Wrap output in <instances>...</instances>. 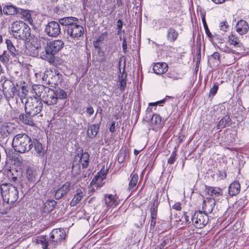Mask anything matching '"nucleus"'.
Returning a JSON list of instances; mask_svg holds the SVG:
<instances>
[{
	"instance_id": "9d476101",
	"label": "nucleus",
	"mask_w": 249,
	"mask_h": 249,
	"mask_svg": "<svg viewBox=\"0 0 249 249\" xmlns=\"http://www.w3.org/2000/svg\"><path fill=\"white\" fill-rule=\"evenodd\" d=\"M46 47V52L47 54L53 55L59 51H60L64 46V42L61 40H55L47 42Z\"/></svg>"
},
{
	"instance_id": "9b49d317",
	"label": "nucleus",
	"mask_w": 249,
	"mask_h": 249,
	"mask_svg": "<svg viewBox=\"0 0 249 249\" xmlns=\"http://www.w3.org/2000/svg\"><path fill=\"white\" fill-rule=\"evenodd\" d=\"M60 23L55 21H52L46 25L44 29L45 33L49 36L55 37L60 33L61 29Z\"/></svg>"
},
{
	"instance_id": "39448f33",
	"label": "nucleus",
	"mask_w": 249,
	"mask_h": 249,
	"mask_svg": "<svg viewBox=\"0 0 249 249\" xmlns=\"http://www.w3.org/2000/svg\"><path fill=\"white\" fill-rule=\"evenodd\" d=\"M42 108V101L36 97L30 98L25 103V112L31 116H36L38 114Z\"/></svg>"
},
{
	"instance_id": "b1692460",
	"label": "nucleus",
	"mask_w": 249,
	"mask_h": 249,
	"mask_svg": "<svg viewBox=\"0 0 249 249\" xmlns=\"http://www.w3.org/2000/svg\"><path fill=\"white\" fill-rule=\"evenodd\" d=\"M161 118L158 114H153L150 119L151 127L153 130L160 127Z\"/></svg>"
},
{
	"instance_id": "cd10ccee",
	"label": "nucleus",
	"mask_w": 249,
	"mask_h": 249,
	"mask_svg": "<svg viewBox=\"0 0 249 249\" xmlns=\"http://www.w3.org/2000/svg\"><path fill=\"white\" fill-rule=\"evenodd\" d=\"M27 91L23 87L19 88L18 90H16V94L17 95L18 97L16 98L17 100L19 99L20 100L22 103H26L27 102L26 99V92Z\"/></svg>"
},
{
	"instance_id": "09e8293b",
	"label": "nucleus",
	"mask_w": 249,
	"mask_h": 249,
	"mask_svg": "<svg viewBox=\"0 0 249 249\" xmlns=\"http://www.w3.org/2000/svg\"><path fill=\"white\" fill-rule=\"evenodd\" d=\"M218 88V84L217 83H214L213 87L210 89L209 96H214L217 93Z\"/></svg>"
},
{
	"instance_id": "ddd939ff",
	"label": "nucleus",
	"mask_w": 249,
	"mask_h": 249,
	"mask_svg": "<svg viewBox=\"0 0 249 249\" xmlns=\"http://www.w3.org/2000/svg\"><path fill=\"white\" fill-rule=\"evenodd\" d=\"M65 33L71 39L77 40L83 36L84 28L78 23L72 28H71L70 29H69Z\"/></svg>"
},
{
	"instance_id": "1a4fd4ad",
	"label": "nucleus",
	"mask_w": 249,
	"mask_h": 249,
	"mask_svg": "<svg viewBox=\"0 0 249 249\" xmlns=\"http://www.w3.org/2000/svg\"><path fill=\"white\" fill-rule=\"evenodd\" d=\"M66 236L64 229H56L53 230L50 233V246H52L53 247L61 243L63 240L65 239Z\"/></svg>"
},
{
	"instance_id": "bf43d9fd",
	"label": "nucleus",
	"mask_w": 249,
	"mask_h": 249,
	"mask_svg": "<svg viewBox=\"0 0 249 249\" xmlns=\"http://www.w3.org/2000/svg\"><path fill=\"white\" fill-rule=\"evenodd\" d=\"M126 86V81L124 79H122L120 81V90L124 91Z\"/></svg>"
},
{
	"instance_id": "f8f14e48",
	"label": "nucleus",
	"mask_w": 249,
	"mask_h": 249,
	"mask_svg": "<svg viewBox=\"0 0 249 249\" xmlns=\"http://www.w3.org/2000/svg\"><path fill=\"white\" fill-rule=\"evenodd\" d=\"M107 172L108 170L105 169L104 167H103L100 171L94 177L90 185L96 188L102 187L105 183L103 180L106 178Z\"/></svg>"
},
{
	"instance_id": "603ef678",
	"label": "nucleus",
	"mask_w": 249,
	"mask_h": 249,
	"mask_svg": "<svg viewBox=\"0 0 249 249\" xmlns=\"http://www.w3.org/2000/svg\"><path fill=\"white\" fill-rule=\"evenodd\" d=\"M50 70H47L44 72L42 77V80L44 81V83L46 84H48L49 75H50Z\"/></svg>"
},
{
	"instance_id": "864d4df0",
	"label": "nucleus",
	"mask_w": 249,
	"mask_h": 249,
	"mask_svg": "<svg viewBox=\"0 0 249 249\" xmlns=\"http://www.w3.org/2000/svg\"><path fill=\"white\" fill-rule=\"evenodd\" d=\"M229 27V25L226 21H222L220 23V29L225 32Z\"/></svg>"
},
{
	"instance_id": "6ab92c4d",
	"label": "nucleus",
	"mask_w": 249,
	"mask_h": 249,
	"mask_svg": "<svg viewBox=\"0 0 249 249\" xmlns=\"http://www.w3.org/2000/svg\"><path fill=\"white\" fill-rule=\"evenodd\" d=\"M249 29V24L246 21L240 20L237 22L236 25V30L239 34L243 35L247 34Z\"/></svg>"
},
{
	"instance_id": "de8ad7c7",
	"label": "nucleus",
	"mask_w": 249,
	"mask_h": 249,
	"mask_svg": "<svg viewBox=\"0 0 249 249\" xmlns=\"http://www.w3.org/2000/svg\"><path fill=\"white\" fill-rule=\"evenodd\" d=\"M202 21L203 22L204 29L205 30L206 34H207V35L208 37H209L210 38L212 37V35L208 28V25L207 24L206 19H205V16L204 15L202 17Z\"/></svg>"
},
{
	"instance_id": "393cba45",
	"label": "nucleus",
	"mask_w": 249,
	"mask_h": 249,
	"mask_svg": "<svg viewBox=\"0 0 249 249\" xmlns=\"http://www.w3.org/2000/svg\"><path fill=\"white\" fill-rule=\"evenodd\" d=\"M78 158L83 168L88 167L89 163V155L87 152L83 153L81 155L77 154L75 159Z\"/></svg>"
},
{
	"instance_id": "a211bd4d",
	"label": "nucleus",
	"mask_w": 249,
	"mask_h": 249,
	"mask_svg": "<svg viewBox=\"0 0 249 249\" xmlns=\"http://www.w3.org/2000/svg\"><path fill=\"white\" fill-rule=\"evenodd\" d=\"M26 178L30 183H34L37 180V174L36 169L32 167L28 166L26 168L25 173Z\"/></svg>"
},
{
	"instance_id": "6e6d98bb",
	"label": "nucleus",
	"mask_w": 249,
	"mask_h": 249,
	"mask_svg": "<svg viewBox=\"0 0 249 249\" xmlns=\"http://www.w3.org/2000/svg\"><path fill=\"white\" fill-rule=\"evenodd\" d=\"M123 50L124 53H125L127 50V41L125 37H124L122 43Z\"/></svg>"
},
{
	"instance_id": "f704fd0d",
	"label": "nucleus",
	"mask_w": 249,
	"mask_h": 249,
	"mask_svg": "<svg viewBox=\"0 0 249 249\" xmlns=\"http://www.w3.org/2000/svg\"><path fill=\"white\" fill-rule=\"evenodd\" d=\"M178 36V32L175 29L170 27L168 29L167 38L170 42H174L176 40Z\"/></svg>"
},
{
	"instance_id": "e433bc0d",
	"label": "nucleus",
	"mask_w": 249,
	"mask_h": 249,
	"mask_svg": "<svg viewBox=\"0 0 249 249\" xmlns=\"http://www.w3.org/2000/svg\"><path fill=\"white\" fill-rule=\"evenodd\" d=\"M6 43L8 51L14 57L18 55V52L16 49L15 46L13 45L11 41L9 39H7Z\"/></svg>"
},
{
	"instance_id": "338daca9",
	"label": "nucleus",
	"mask_w": 249,
	"mask_h": 249,
	"mask_svg": "<svg viewBox=\"0 0 249 249\" xmlns=\"http://www.w3.org/2000/svg\"><path fill=\"white\" fill-rule=\"evenodd\" d=\"M117 23V29L119 30H121L123 27V23L122 21L120 19H119L118 20Z\"/></svg>"
},
{
	"instance_id": "37998d69",
	"label": "nucleus",
	"mask_w": 249,
	"mask_h": 249,
	"mask_svg": "<svg viewBox=\"0 0 249 249\" xmlns=\"http://www.w3.org/2000/svg\"><path fill=\"white\" fill-rule=\"evenodd\" d=\"M71 183L69 181L65 182L59 189L61 192V194H62L65 196L66 194H67L70 191L71 188Z\"/></svg>"
},
{
	"instance_id": "412c9836",
	"label": "nucleus",
	"mask_w": 249,
	"mask_h": 249,
	"mask_svg": "<svg viewBox=\"0 0 249 249\" xmlns=\"http://www.w3.org/2000/svg\"><path fill=\"white\" fill-rule=\"evenodd\" d=\"M240 184L238 181L232 182L228 188L229 194L231 196H234L238 194L240 191Z\"/></svg>"
},
{
	"instance_id": "4468645a",
	"label": "nucleus",
	"mask_w": 249,
	"mask_h": 249,
	"mask_svg": "<svg viewBox=\"0 0 249 249\" xmlns=\"http://www.w3.org/2000/svg\"><path fill=\"white\" fill-rule=\"evenodd\" d=\"M63 80L62 75L59 72L55 70H50V74L49 75L48 85L53 86V85H57L61 83Z\"/></svg>"
},
{
	"instance_id": "774afa93",
	"label": "nucleus",
	"mask_w": 249,
	"mask_h": 249,
	"mask_svg": "<svg viewBox=\"0 0 249 249\" xmlns=\"http://www.w3.org/2000/svg\"><path fill=\"white\" fill-rule=\"evenodd\" d=\"M77 168L76 173L78 174L80 171V166L78 165L77 166L73 165L72 166V171H73L75 168Z\"/></svg>"
},
{
	"instance_id": "ea45409f",
	"label": "nucleus",
	"mask_w": 249,
	"mask_h": 249,
	"mask_svg": "<svg viewBox=\"0 0 249 249\" xmlns=\"http://www.w3.org/2000/svg\"><path fill=\"white\" fill-rule=\"evenodd\" d=\"M230 121V117L228 116H226L223 117L219 122L217 125V129H221L224 128L228 125Z\"/></svg>"
},
{
	"instance_id": "473e14b6",
	"label": "nucleus",
	"mask_w": 249,
	"mask_h": 249,
	"mask_svg": "<svg viewBox=\"0 0 249 249\" xmlns=\"http://www.w3.org/2000/svg\"><path fill=\"white\" fill-rule=\"evenodd\" d=\"M36 243L37 244L41 245L43 249H48L49 246L51 247L50 246V242H49L46 236H37L36 238Z\"/></svg>"
},
{
	"instance_id": "c9c22d12",
	"label": "nucleus",
	"mask_w": 249,
	"mask_h": 249,
	"mask_svg": "<svg viewBox=\"0 0 249 249\" xmlns=\"http://www.w3.org/2000/svg\"><path fill=\"white\" fill-rule=\"evenodd\" d=\"M247 199L244 196L237 200L233 204V207L237 210L243 209L247 204Z\"/></svg>"
},
{
	"instance_id": "c03bdc74",
	"label": "nucleus",
	"mask_w": 249,
	"mask_h": 249,
	"mask_svg": "<svg viewBox=\"0 0 249 249\" xmlns=\"http://www.w3.org/2000/svg\"><path fill=\"white\" fill-rule=\"evenodd\" d=\"M209 60H212L214 63L216 65H219L220 63V54L218 52H214L210 57Z\"/></svg>"
},
{
	"instance_id": "4c0bfd02",
	"label": "nucleus",
	"mask_w": 249,
	"mask_h": 249,
	"mask_svg": "<svg viewBox=\"0 0 249 249\" xmlns=\"http://www.w3.org/2000/svg\"><path fill=\"white\" fill-rule=\"evenodd\" d=\"M105 201L107 207H111L115 204L116 200L112 194L106 195L105 196Z\"/></svg>"
},
{
	"instance_id": "69168bd1",
	"label": "nucleus",
	"mask_w": 249,
	"mask_h": 249,
	"mask_svg": "<svg viewBox=\"0 0 249 249\" xmlns=\"http://www.w3.org/2000/svg\"><path fill=\"white\" fill-rule=\"evenodd\" d=\"M157 218H151L150 227L154 228L156 223Z\"/></svg>"
},
{
	"instance_id": "49530a36",
	"label": "nucleus",
	"mask_w": 249,
	"mask_h": 249,
	"mask_svg": "<svg viewBox=\"0 0 249 249\" xmlns=\"http://www.w3.org/2000/svg\"><path fill=\"white\" fill-rule=\"evenodd\" d=\"M10 55L6 51H4L2 54L0 55V61L3 64H7L9 61Z\"/></svg>"
},
{
	"instance_id": "72a5a7b5",
	"label": "nucleus",
	"mask_w": 249,
	"mask_h": 249,
	"mask_svg": "<svg viewBox=\"0 0 249 249\" xmlns=\"http://www.w3.org/2000/svg\"><path fill=\"white\" fill-rule=\"evenodd\" d=\"M19 8L12 5H7L3 7V11L6 15H14L18 13Z\"/></svg>"
},
{
	"instance_id": "0e129e2a",
	"label": "nucleus",
	"mask_w": 249,
	"mask_h": 249,
	"mask_svg": "<svg viewBox=\"0 0 249 249\" xmlns=\"http://www.w3.org/2000/svg\"><path fill=\"white\" fill-rule=\"evenodd\" d=\"M87 113L89 114V116L92 115L94 113L93 108L89 106L87 107Z\"/></svg>"
},
{
	"instance_id": "0eeeda50",
	"label": "nucleus",
	"mask_w": 249,
	"mask_h": 249,
	"mask_svg": "<svg viewBox=\"0 0 249 249\" xmlns=\"http://www.w3.org/2000/svg\"><path fill=\"white\" fill-rule=\"evenodd\" d=\"M191 220L196 228L202 229L207 224L209 218L207 214L201 211H196L192 215Z\"/></svg>"
},
{
	"instance_id": "4d7b16f0",
	"label": "nucleus",
	"mask_w": 249,
	"mask_h": 249,
	"mask_svg": "<svg viewBox=\"0 0 249 249\" xmlns=\"http://www.w3.org/2000/svg\"><path fill=\"white\" fill-rule=\"evenodd\" d=\"M107 36V34L106 32L103 33L100 36H98V37L96 39V41L100 43L102 42L104 40L105 38Z\"/></svg>"
},
{
	"instance_id": "c85d7f7f",
	"label": "nucleus",
	"mask_w": 249,
	"mask_h": 249,
	"mask_svg": "<svg viewBox=\"0 0 249 249\" xmlns=\"http://www.w3.org/2000/svg\"><path fill=\"white\" fill-rule=\"evenodd\" d=\"M18 13L20 14L21 18L24 19L25 21H26L30 24H32L33 20L31 18L30 11L19 8Z\"/></svg>"
},
{
	"instance_id": "f3484780",
	"label": "nucleus",
	"mask_w": 249,
	"mask_h": 249,
	"mask_svg": "<svg viewBox=\"0 0 249 249\" xmlns=\"http://www.w3.org/2000/svg\"><path fill=\"white\" fill-rule=\"evenodd\" d=\"M216 200L213 198L207 197L204 201L202 205V209L204 213H211L213 212L215 205Z\"/></svg>"
},
{
	"instance_id": "f257e3e1",
	"label": "nucleus",
	"mask_w": 249,
	"mask_h": 249,
	"mask_svg": "<svg viewBox=\"0 0 249 249\" xmlns=\"http://www.w3.org/2000/svg\"><path fill=\"white\" fill-rule=\"evenodd\" d=\"M12 146L16 152L25 153L32 148L33 142L31 138L26 134H18L13 138Z\"/></svg>"
},
{
	"instance_id": "79ce46f5",
	"label": "nucleus",
	"mask_w": 249,
	"mask_h": 249,
	"mask_svg": "<svg viewBox=\"0 0 249 249\" xmlns=\"http://www.w3.org/2000/svg\"><path fill=\"white\" fill-rule=\"evenodd\" d=\"M56 202L53 199L47 200L45 203V208L48 211H52L55 207Z\"/></svg>"
},
{
	"instance_id": "13d9d810",
	"label": "nucleus",
	"mask_w": 249,
	"mask_h": 249,
	"mask_svg": "<svg viewBox=\"0 0 249 249\" xmlns=\"http://www.w3.org/2000/svg\"><path fill=\"white\" fill-rule=\"evenodd\" d=\"M64 195L62 194H61V192L59 189H58L55 194V198L56 199H59L61 198Z\"/></svg>"
},
{
	"instance_id": "a19ab883",
	"label": "nucleus",
	"mask_w": 249,
	"mask_h": 249,
	"mask_svg": "<svg viewBox=\"0 0 249 249\" xmlns=\"http://www.w3.org/2000/svg\"><path fill=\"white\" fill-rule=\"evenodd\" d=\"M171 239L167 237H164L160 240V243L158 246V249H167Z\"/></svg>"
},
{
	"instance_id": "20e7f679",
	"label": "nucleus",
	"mask_w": 249,
	"mask_h": 249,
	"mask_svg": "<svg viewBox=\"0 0 249 249\" xmlns=\"http://www.w3.org/2000/svg\"><path fill=\"white\" fill-rule=\"evenodd\" d=\"M0 193L3 200L8 203H15L18 198V191L13 185L3 183L0 186Z\"/></svg>"
},
{
	"instance_id": "5701e85b",
	"label": "nucleus",
	"mask_w": 249,
	"mask_h": 249,
	"mask_svg": "<svg viewBox=\"0 0 249 249\" xmlns=\"http://www.w3.org/2000/svg\"><path fill=\"white\" fill-rule=\"evenodd\" d=\"M35 116H31L29 113L26 112L25 114H21L19 116V119L25 124L34 126L35 125L34 121L33 118Z\"/></svg>"
},
{
	"instance_id": "aec40b11",
	"label": "nucleus",
	"mask_w": 249,
	"mask_h": 249,
	"mask_svg": "<svg viewBox=\"0 0 249 249\" xmlns=\"http://www.w3.org/2000/svg\"><path fill=\"white\" fill-rule=\"evenodd\" d=\"M153 70L156 74H161L167 71L168 65L166 63H157L154 65Z\"/></svg>"
},
{
	"instance_id": "5fc2aeb1",
	"label": "nucleus",
	"mask_w": 249,
	"mask_h": 249,
	"mask_svg": "<svg viewBox=\"0 0 249 249\" xmlns=\"http://www.w3.org/2000/svg\"><path fill=\"white\" fill-rule=\"evenodd\" d=\"M196 64H198L200 63L201 59V49L199 47L198 49L196 51Z\"/></svg>"
},
{
	"instance_id": "7c9ffc66",
	"label": "nucleus",
	"mask_w": 249,
	"mask_h": 249,
	"mask_svg": "<svg viewBox=\"0 0 249 249\" xmlns=\"http://www.w3.org/2000/svg\"><path fill=\"white\" fill-rule=\"evenodd\" d=\"M159 206V202L158 199L155 198L152 200L151 203L150 215L151 218H157L158 213V208Z\"/></svg>"
},
{
	"instance_id": "680f3d73",
	"label": "nucleus",
	"mask_w": 249,
	"mask_h": 249,
	"mask_svg": "<svg viewBox=\"0 0 249 249\" xmlns=\"http://www.w3.org/2000/svg\"><path fill=\"white\" fill-rule=\"evenodd\" d=\"M173 209L177 211H180L181 209V204L180 202L176 203L172 206Z\"/></svg>"
},
{
	"instance_id": "3c124183",
	"label": "nucleus",
	"mask_w": 249,
	"mask_h": 249,
	"mask_svg": "<svg viewBox=\"0 0 249 249\" xmlns=\"http://www.w3.org/2000/svg\"><path fill=\"white\" fill-rule=\"evenodd\" d=\"M176 159H177L176 152L175 151L173 152L171 155L168 159L167 162L168 164H173L175 162V161H176Z\"/></svg>"
},
{
	"instance_id": "4be33fe9",
	"label": "nucleus",
	"mask_w": 249,
	"mask_h": 249,
	"mask_svg": "<svg viewBox=\"0 0 249 249\" xmlns=\"http://www.w3.org/2000/svg\"><path fill=\"white\" fill-rule=\"evenodd\" d=\"M34 148L36 156L39 157H43L44 155L45 150L42 146V143L37 139H34L33 141Z\"/></svg>"
},
{
	"instance_id": "423d86ee",
	"label": "nucleus",
	"mask_w": 249,
	"mask_h": 249,
	"mask_svg": "<svg viewBox=\"0 0 249 249\" xmlns=\"http://www.w3.org/2000/svg\"><path fill=\"white\" fill-rule=\"evenodd\" d=\"M18 126L12 122H5L0 125V139H8L10 136H13L18 131Z\"/></svg>"
},
{
	"instance_id": "bb28decb",
	"label": "nucleus",
	"mask_w": 249,
	"mask_h": 249,
	"mask_svg": "<svg viewBox=\"0 0 249 249\" xmlns=\"http://www.w3.org/2000/svg\"><path fill=\"white\" fill-rule=\"evenodd\" d=\"M138 175L136 173H132L130 175V180L129 182L128 189L129 191H134L136 190V186L138 180Z\"/></svg>"
},
{
	"instance_id": "2eb2a0df",
	"label": "nucleus",
	"mask_w": 249,
	"mask_h": 249,
	"mask_svg": "<svg viewBox=\"0 0 249 249\" xmlns=\"http://www.w3.org/2000/svg\"><path fill=\"white\" fill-rule=\"evenodd\" d=\"M79 20L77 18L73 17H67L60 18L59 20L60 24L65 26V32L72 28L74 25L78 23Z\"/></svg>"
},
{
	"instance_id": "7ed1b4c3",
	"label": "nucleus",
	"mask_w": 249,
	"mask_h": 249,
	"mask_svg": "<svg viewBox=\"0 0 249 249\" xmlns=\"http://www.w3.org/2000/svg\"><path fill=\"white\" fill-rule=\"evenodd\" d=\"M11 30L14 37L17 40H22L25 43L29 42L31 37V29L22 21H16L12 25Z\"/></svg>"
},
{
	"instance_id": "c756f323",
	"label": "nucleus",
	"mask_w": 249,
	"mask_h": 249,
	"mask_svg": "<svg viewBox=\"0 0 249 249\" xmlns=\"http://www.w3.org/2000/svg\"><path fill=\"white\" fill-rule=\"evenodd\" d=\"M99 129V125L97 124H92L89 126L87 135L90 138H95Z\"/></svg>"
},
{
	"instance_id": "8fccbe9b",
	"label": "nucleus",
	"mask_w": 249,
	"mask_h": 249,
	"mask_svg": "<svg viewBox=\"0 0 249 249\" xmlns=\"http://www.w3.org/2000/svg\"><path fill=\"white\" fill-rule=\"evenodd\" d=\"M126 156L125 151H121L118 155V161L119 163H123Z\"/></svg>"
},
{
	"instance_id": "f03ea898",
	"label": "nucleus",
	"mask_w": 249,
	"mask_h": 249,
	"mask_svg": "<svg viewBox=\"0 0 249 249\" xmlns=\"http://www.w3.org/2000/svg\"><path fill=\"white\" fill-rule=\"evenodd\" d=\"M33 89L36 95L46 105L51 106L57 103V95L53 89L42 85H36Z\"/></svg>"
},
{
	"instance_id": "052dcab7",
	"label": "nucleus",
	"mask_w": 249,
	"mask_h": 249,
	"mask_svg": "<svg viewBox=\"0 0 249 249\" xmlns=\"http://www.w3.org/2000/svg\"><path fill=\"white\" fill-rule=\"evenodd\" d=\"M182 218H184L185 220V222L186 224H189L190 223V217L188 215L187 212H184L183 216L182 217Z\"/></svg>"
},
{
	"instance_id": "2f4dec72",
	"label": "nucleus",
	"mask_w": 249,
	"mask_h": 249,
	"mask_svg": "<svg viewBox=\"0 0 249 249\" xmlns=\"http://www.w3.org/2000/svg\"><path fill=\"white\" fill-rule=\"evenodd\" d=\"M84 196V193L82 190L79 189L76 191V194L74 195L70 202L71 206H74L78 204Z\"/></svg>"
},
{
	"instance_id": "a18cd8bd",
	"label": "nucleus",
	"mask_w": 249,
	"mask_h": 249,
	"mask_svg": "<svg viewBox=\"0 0 249 249\" xmlns=\"http://www.w3.org/2000/svg\"><path fill=\"white\" fill-rule=\"evenodd\" d=\"M56 99L57 101L58 99H65L67 98V93L63 90V89H59L56 91Z\"/></svg>"
},
{
	"instance_id": "a878e982",
	"label": "nucleus",
	"mask_w": 249,
	"mask_h": 249,
	"mask_svg": "<svg viewBox=\"0 0 249 249\" xmlns=\"http://www.w3.org/2000/svg\"><path fill=\"white\" fill-rule=\"evenodd\" d=\"M7 83L5 82L3 86V91L4 94L7 99L12 98L16 94V88L12 84V85L10 86V88L7 89V88L5 87V85Z\"/></svg>"
},
{
	"instance_id": "58836bf2",
	"label": "nucleus",
	"mask_w": 249,
	"mask_h": 249,
	"mask_svg": "<svg viewBox=\"0 0 249 249\" xmlns=\"http://www.w3.org/2000/svg\"><path fill=\"white\" fill-rule=\"evenodd\" d=\"M229 42L231 45H234L235 47H240L242 44L238 38L232 34L230 35L228 37Z\"/></svg>"
},
{
	"instance_id": "e2e57ef3",
	"label": "nucleus",
	"mask_w": 249,
	"mask_h": 249,
	"mask_svg": "<svg viewBox=\"0 0 249 249\" xmlns=\"http://www.w3.org/2000/svg\"><path fill=\"white\" fill-rule=\"evenodd\" d=\"M115 124L116 122L115 121H112L111 124V125L109 127V131L111 133H114L115 131Z\"/></svg>"
},
{
	"instance_id": "dca6fc26",
	"label": "nucleus",
	"mask_w": 249,
	"mask_h": 249,
	"mask_svg": "<svg viewBox=\"0 0 249 249\" xmlns=\"http://www.w3.org/2000/svg\"><path fill=\"white\" fill-rule=\"evenodd\" d=\"M205 191L207 194L210 196V198L216 199H219V197L223 196V190L219 187L205 186Z\"/></svg>"
},
{
	"instance_id": "6e6552de",
	"label": "nucleus",
	"mask_w": 249,
	"mask_h": 249,
	"mask_svg": "<svg viewBox=\"0 0 249 249\" xmlns=\"http://www.w3.org/2000/svg\"><path fill=\"white\" fill-rule=\"evenodd\" d=\"M48 42V38L44 36H33L30 38L29 42L31 45L32 50L34 51L33 55L36 56L38 54V50L41 49L42 46Z\"/></svg>"
}]
</instances>
